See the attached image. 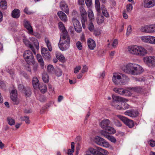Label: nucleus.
Instances as JSON below:
<instances>
[{
    "label": "nucleus",
    "instance_id": "f257e3e1",
    "mask_svg": "<svg viewBox=\"0 0 155 155\" xmlns=\"http://www.w3.org/2000/svg\"><path fill=\"white\" fill-rule=\"evenodd\" d=\"M127 50L129 54L136 56H143L147 53V50L140 45H130L128 47Z\"/></svg>",
    "mask_w": 155,
    "mask_h": 155
},
{
    "label": "nucleus",
    "instance_id": "f03ea898",
    "mask_svg": "<svg viewBox=\"0 0 155 155\" xmlns=\"http://www.w3.org/2000/svg\"><path fill=\"white\" fill-rule=\"evenodd\" d=\"M113 82L116 85L125 84L128 81V78L124 74L119 75L114 73L112 78Z\"/></svg>",
    "mask_w": 155,
    "mask_h": 155
},
{
    "label": "nucleus",
    "instance_id": "7ed1b4c3",
    "mask_svg": "<svg viewBox=\"0 0 155 155\" xmlns=\"http://www.w3.org/2000/svg\"><path fill=\"white\" fill-rule=\"evenodd\" d=\"M70 41L69 35L60 37L58 47L62 51L68 49L70 46Z\"/></svg>",
    "mask_w": 155,
    "mask_h": 155
},
{
    "label": "nucleus",
    "instance_id": "20e7f679",
    "mask_svg": "<svg viewBox=\"0 0 155 155\" xmlns=\"http://www.w3.org/2000/svg\"><path fill=\"white\" fill-rule=\"evenodd\" d=\"M112 98L113 101L112 105L118 110H122V101H125L126 100L127 101L125 98L114 95L112 96Z\"/></svg>",
    "mask_w": 155,
    "mask_h": 155
},
{
    "label": "nucleus",
    "instance_id": "39448f33",
    "mask_svg": "<svg viewBox=\"0 0 155 155\" xmlns=\"http://www.w3.org/2000/svg\"><path fill=\"white\" fill-rule=\"evenodd\" d=\"M112 98L113 101L112 105L118 110H122V101H125L126 100L127 101L125 98L114 95L112 96Z\"/></svg>",
    "mask_w": 155,
    "mask_h": 155
},
{
    "label": "nucleus",
    "instance_id": "423d86ee",
    "mask_svg": "<svg viewBox=\"0 0 155 155\" xmlns=\"http://www.w3.org/2000/svg\"><path fill=\"white\" fill-rule=\"evenodd\" d=\"M24 58L28 64H33L34 62V58L32 52L29 50H27L24 52Z\"/></svg>",
    "mask_w": 155,
    "mask_h": 155
},
{
    "label": "nucleus",
    "instance_id": "0eeeda50",
    "mask_svg": "<svg viewBox=\"0 0 155 155\" xmlns=\"http://www.w3.org/2000/svg\"><path fill=\"white\" fill-rule=\"evenodd\" d=\"M95 142L98 145L106 148L109 147L110 146L107 141L100 137L97 136L95 137Z\"/></svg>",
    "mask_w": 155,
    "mask_h": 155
},
{
    "label": "nucleus",
    "instance_id": "6e6552de",
    "mask_svg": "<svg viewBox=\"0 0 155 155\" xmlns=\"http://www.w3.org/2000/svg\"><path fill=\"white\" fill-rule=\"evenodd\" d=\"M143 61L150 67L155 66V57L154 56H149L144 57Z\"/></svg>",
    "mask_w": 155,
    "mask_h": 155
},
{
    "label": "nucleus",
    "instance_id": "1a4fd4ad",
    "mask_svg": "<svg viewBox=\"0 0 155 155\" xmlns=\"http://www.w3.org/2000/svg\"><path fill=\"white\" fill-rule=\"evenodd\" d=\"M117 117L129 128H131L134 126V123L132 120L122 116H118Z\"/></svg>",
    "mask_w": 155,
    "mask_h": 155
},
{
    "label": "nucleus",
    "instance_id": "9d476101",
    "mask_svg": "<svg viewBox=\"0 0 155 155\" xmlns=\"http://www.w3.org/2000/svg\"><path fill=\"white\" fill-rule=\"evenodd\" d=\"M143 71V70L141 66L137 64H134L133 70L131 71V74L134 75H138Z\"/></svg>",
    "mask_w": 155,
    "mask_h": 155
},
{
    "label": "nucleus",
    "instance_id": "9b49d317",
    "mask_svg": "<svg viewBox=\"0 0 155 155\" xmlns=\"http://www.w3.org/2000/svg\"><path fill=\"white\" fill-rule=\"evenodd\" d=\"M101 133L102 135L104 136L111 142L113 143L116 142L117 140L116 138L113 136L110 135L107 132L104 130H102Z\"/></svg>",
    "mask_w": 155,
    "mask_h": 155
},
{
    "label": "nucleus",
    "instance_id": "f8f14e48",
    "mask_svg": "<svg viewBox=\"0 0 155 155\" xmlns=\"http://www.w3.org/2000/svg\"><path fill=\"white\" fill-rule=\"evenodd\" d=\"M134 64L129 63L124 66L122 68L124 72L130 73L131 74V71L133 70Z\"/></svg>",
    "mask_w": 155,
    "mask_h": 155
},
{
    "label": "nucleus",
    "instance_id": "ddd939ff",
    "mask_svg": "<svg viewBox=\"0 0 155 155\" xmlns=\"http://www.w3.org/2000/svg\"><path fill=\"white\" fill-rule=\"evenodd\" d=\"M143 5L146 8L152 7L155 5V0H144Z\"/></svg>",
    "mask_w": 155,
    "mask_h": 155
},
{
    "label": "nucleus",
    "instance_id": "4468645a",
    "mask_svg": "<svg viewBox=\"0 0 155 155\" xmlns=\"http://www.w3.org/2000/svg\"><path fill=\"white\" fill-rule=\"evenodd\" d=\"M11 98L12 100L15 102L14 104L16 105L18 104L17 101V91L16 90H13L11 94Z\"/></svg>",
    "mask_w": 155,
    "mask_h": 155
},
{
    "label": "nucleus",
    "instance_id": "2eb2a0df",
    "mask_svg": "<svg viewBox=\"0 0 155 155\" xmlns=\"http://www.w3.org/2000/svg\"><path fill=\"white\" fill-rule=\"evenodd\" d=\"M41 53L43 57L45 59L48 60L50 58V53L46 48H42Z\"/></svg>",
    "mask_w": 155,
    "mask_h": 155
},
{
    "label": "nucleus",
    "instance_id": "dca6fc26",
    "mask_svg": "<svg viewBox=\"0 0 155 155\" xmlns=\"http://www.w3.org/2000/svg\"><path fill=\"white\" fill-rule=\"evenodd\" d=\"M110 123V121L108 119H105L101 121L100 125L102 128L105 130L109 126Z\"/></svg>",
    "mask_w": 155,
    "mask_h": 155
},
{
    "label": "nucleus",
    "instance_id": "f3484780",
    "mask_svg": "<svg viewBox=\"0 0 155 155\" xmlns=\"http://www.w3.org/2000/svg\"><path fill=\"white\" fill-rule=\"evenodd\" d=\"M24 26L28 31V33L30 34H33V31L29 22L27 20L24 21Z\"/></svg>",
    "mask_w": 155,
    "mask_h": 155
},
{
    "label": "nucleus",
    "instance_id": "a211bd4d",
    "mask_svg": "<svg viewBox=\"0 0 155 155\" xmlns=\"http://www.w3.org/2000/svg\"><path fill=\"white\" fill-rule=\"evenodd\" d=\"M58 26L60 30L62 33L61 36L68 35V32L65 29L64 26L62 22H59L58 23Z\"/></svg>",
    "mask_w": 155,
    "mask_h": 155
},
{
    "label": "nucleus",
    "instance_id": "6ab92c4d",
    "mask_svg": "<svg viewBox=\"0 0 155 155\" xmlns=\"http://www.w3.org/2000/svg\"><path fill=\"white\" fill-rule=\"evenodd\" d=\"M124 114L131 117H134L138 115V112L134 110H129L124 112Z\"/></svg>",
    "mask_w": 155,
    "mask_h": 155
},
{
    "label": "nucleus",
    "instance_id": "aec40b11",
    "mask_svg": "<svg viewBox=\"0 0 155 155\" xmlns=\"http://www.w3.org/2000/svg\"><path fill=\"white\" fill-rule=\"evenodd\" d=\"M60 7L62 10L68 14V8L65 2L62 1L60 2Z\"/></svg>",
    "mask_w": 155,
    "mask_h": 155
},
{
    "label": "nucleus",
    "instance_id": "412c9836",
    "mask_svg": "<svg viewBox=\"0 0 155 155\" xmlns=\"http://www.w3.org/2000/svg\"><path fill=\"white\" fill-rule=\"evenodd\" d=\"M23 42L28 47L31 49L34 54H35L36 52L35 49H34L33 46L31 44L30 42L26 38H24L23 39Z\"/></svg>",
    "mask_w": 155,
    "mask_h": 155
},
{
    "label": "nucleus",
    "instance_id": "4be33fe9",
    "mask_svg": "<svg viewBox=\"0 0 155 155\" xmlns=\"http://www.w3.org/2000/svg\"><path fill=\"white\" fill-rule=\"evenodd\" d=\"M57 14L60 19L63 21L65 22L67 21V18L66 15L63 12L61 11L58 12Z\"/></svg>",
    "mask_w": 155,
    "mask_h": 155
},
{
    "label": "nucleus",
    "instance_id": "5701e85b",
    "mask_svg": "<svg viewBox=\"0 0 155 155\" xmlns=\"http://www.w3.org/2000/svg\"><path fill=\"white\" fill-rule=\"evenodd\" d=\"M79 9L80 14L81 16V19H83L84 18V19H87V12L85 9L82 6H80L79 8Z\"/></svg>",
    "mask_w": 155,
    "mask_h": 155
},
{
    "label": "nucleus",
    "instance_id": "b1692460",
    "mask_svg": "<svg viewBox=\"0 0 155 155\" xmlns=\"http://www.w3.org/2000/svg\"><path fill=\"white\" fill-rule=\"evenodd\" d=\"M87 44L89 48L91 50H93L96 46L94 41L91 39H89L87 41Z\"/></svg>",
    "mask_w": 155,
    "mask_h": 155
},
{
    "label": "nucleus",
    "instance_id": "393cba45",
    "mask_svg": "<svg viewBox=\"0 0 155 155\" xmlns=\"http://www.w3.org/2000/svg\"><path fill=\"white\" fill-rule=\"evenodd\" d=\"M128 89L130 90L132 92L137 93L141 92L142 90V88L140 86H137L135 87L128 88Z\"/></svg>",
    "mask_w": 155,
    "mask_h": 155
},
{
    "label": "nucleus",
    "instance_id": "a878e982",
    "mask_svg": "<svg viewBox=\"0 0 155 155\" xmlns=\"http://www.w3.org/2000/svg\"><path fill=\"white\" fill-rule=\"evenodd\" d=\"M12 15L14 18H18L20 16V11L18 9H15L12 12Z\"/></svg>",
    "mask_w": 155,
    "mask_h": 155
},
{
    "label": "nucleus",
    "instance_id": "bb28decb",
    "mask_svg": "<svg viewBox=\"0 0 155 155\" xmlns=\"http://www.w3.org/2000/svg\"><path fill=\"white\" fill-rule=\"evenodd\" d=\"M32 84L35 89H37L40 85L39 80L36 78H33L32 80Z\"/></svg>",
    "mask_w": 155,
    "mask_h": 155
},
{
    "label": "nucleus",
    "instance_id": "cd10ccee",
    "mask_svg": "<svg viewBox=\"0 0 155 155\" xmlns=\"http://www.w3.org/2000/svg\"><path fill=\"white\" fill-rule=\"evenodd\" d=\"M87 15L89 20L91 21H93L94 19V16L93 12L92 10L89 9L87 11Z\"/></svg>",
    "mask_w": 155,
    "mask_h": 155
},
{
    "label": "nucleus",
    "instance_id": "c85d7f7f",
    "mask_svg": "<svg viewBox=\"0 0 155 155\" xmlns=\"http://www.w3.org/2000/svg\"><path fill=\"white\" fill-rule=\"evenodd\" d=\"M37 58L41 67L42 68H43L44 66V63L41 56L40 54H37Z\"/></svg>",
    "mask_w": 155,
    "mask_h": 155
},
{
    "label": "nucleus",
    "instance_id": "c756f323",
    "mask_svg": "<svg viewBox=\"0 0 155 155\" xmlns=\"http://www.w3.org/2000/svg\"><path fill=\"white\" fill-rule=\"evenodd\" d=\"M98 147L97 148V149L90 148L89 149V151L91 153L94 155H102L101 153H99L98 150Z\"/></svg>",
    "mask_w": 155,
    "mask_h": 155
},
{
    "label": "nucleus",
    "instance_id": "7c9ffc66",
    "mask_svg": "<svg viewBox=\"0 0 155 155\" xmlns=\"http://www.w3.org/2000/svg\"><path fill=\"white\" fill-rule=\"evenodd\" d=\"M37 88H38L41 92L43 93H45L47 90V87L46 85L43 84H40Z\"/></svg>",
    "mask_w": 155,
    "mask_h": 155
},
{
    "label": "nucleus",
    "instance_id": "2f4dec72",
    "mask_svg": "<svg viewBox=\"0 0 155 155\" xmlns=\"http://www.w3.org/2000/svg\"><path fill=\"white\" fill-rule=\"evenodd\" d=\"M113 90L116 93H117L121 95H124V89L121 88H115Z\"/></svg>",
    "mask_w": 155,
    "mask_h": 155
},
{
    "label": "nucleus",
    "instance_id": "473e14b6",
    "mask_svg": "<svg viewBox=\"0 0 155 155\" xmlns=\"http://www.w3.org/2000/svg\"><path fill=\"white\" fill-rule=\"evenodd\" d=\"M149 25H146L142 26L140 28V30L143 32L150 33Z\"/></svg>",
    "mask_w": 155,
    "mask_h": 155
},
{
    "label": "nucleus",
    "instance_id": "72a5a7b5",
    "mask_svg": "<svg viewBox=\"0 0 155 155\" xmlns=\"http://www.w3.org/2000/svg\"><path fill=\"white\" fill-rule=\"evenodd\" d=\"M22 92L27 97H29L31 94V89L28 87H26V88H25Z\"/></svg>",
    "mask_w": 155,
    "mask_h": 155
},
{
    "label": "nucleus",
    "instance_id": "f704fd0d",
    "mask_svg": "<svg viewBox=\"0 0 155 155\" xmlns=\"http://www.w3.org/2000/svg\"><path fill=\"white\" fill-rule=\"evenodd\" d=\"M31 41L33 42L34 44L35 47L36 48L37 50L39 49V43L38 40L35 38L31 37L30 38Z\"/></svg>",
    "mask_w": 155,
    "mask_h": 155
},
{
    "label": "nucleus",
    "instance_id": "c9c22d12",
    "mask_svg": "<svg viewBox=\"0 0 155 155\" xmlns=\"http://www.w3.org/2000/svg\"><path fill=\"white\" fill-rule=\"evenodd\" d=\"M71 149H69L68 150L67 154L69 155H73L72 153L74 150V143L72 142L71 143Z\"/></svg>",
    "mask_w": 155,
    "mask_h": 155
},
{
    "label": "nucleus",
    "instance_id": "e433bc0d",
    "mask_svg": "<svg viewBox=\"0 0 155 155\" xmlns=\"http://www.w3.org/2000/svg\"><path fill=\"white\" fill-rule=\"evenodd\" d=\"M42 78L43 81L45 83H47L49 80V77L46 73H44L42 74Z\"/></svg>",
    "mask_w": 155,
    "mask_h": 155
},
{
    "label": "nucleus",
    "instance_id": "4c0bfd02",
    "mask_svg": "<svg viewBox=\"0 0 155 155\" xmlns=\"http://www.w3.org/2000/svg\"><path fill=\"white\" fill-rule=\"evenodd\" d=\"M150 37V36H141L140 38L143 42L149 43Z\"/></svg>",
    "mask_w": 155,
    "mask_h": 155
},
{
    "label": "nucleus",
    "instance_id": "58836bf2",
    "mask_svg": "<svg viewBox=\"0 0 155 155\" xmlns=\"http://www.w3.org/2000/svg\"><path fill=\"white\" fill-rule=\"evenodd\" d=\"M0 7L3 9L7 8V4L5 0H0Z\"/></svg>",
    "mask_w": 155,
    "mask_h": 155
},
{
    "label": "nucleus",
    "instance_id": "ea45409f",
    "mask_svg": "<svg viewBox=\"0 0 155 155\" xmlns=\"http://www.w3.org/2000/svg\"><path fill=\"white\" fill-rule=\"evenodd\" d=\"M45 41L49 51H51L52 50V48L50 42L49 41L48 39L46 38L45 39Z\"/></svg>",
    "mask_w": 155,
    "mask_h": 155
},
{
    "label": "nucleus",
    "instance_id": "a19ab883",
    "mask_svg": "<svg viewBox=\"0 0 155 155\" xmlns=\"http://www.w3.org/2000/svg\"><path fill=\"white\" fill-rule=\"evenodd\" d=\"M106 130L108 132V134H114L116 133V130L113 127L109 126L105 130Z\"/></svg>",
    "mask_w": 155,
    "mask_h": 155
},
{
    "label": "nucleus",
    "instance_id": "79ce46f5",
    "mask_svg": "<svg viewBox=\"0 0 155 155\" xmlns=\"http://www.w3.org/2000/svg\"><path fill=\"white\" fill-rule=\"evenodd\" d=\"M72 21L74 27L81 25L78 20L76 18H73Z\"/></svg>",
    "mask_w": 155,
    "mask_h": 155
},
{
    "label": "nucleus",
    "instance_id": "37998d69",
    "mask_svg": "<svg viewBox=\"0 0 155 155\" xmlns=\"http://www.w3.org/2000/svg\"><path fill=\"white\" fill-rule=\"evenodd\" d=\"M47 70L48 72L50 73H53L54 72V68L52 65H48L47 68Z\"/></svg>",
    "mask_w": 155,
    "mask_h": 155
},
{
    "label": "nucleus",
    "instance_id": "c03bdc74",
    "mask_svg": "<svg viewBox=\"0 0 155 155\" xmlns=\"http://www.w3.org/2000/svg\"><path fill=\"white\" fill-rule=\"evenodd\" d=\"M95 8L97 12H99L100 11V3L99 0H95Z\"/></svg>",
    "mask_w": 155,
    "mask_h": 155
},
{
    "label": "nucleus",
    "instance_id": "a18cd8bd",
    "mask_svg": "<svg viewBox=\"0 0 155 155\" xmlns=\"http://www.w3.org/2000/svg\"><path fill=\"white\" fill-rule=\"evenodd\" d=\"M127 88V89H124V95L127 97H130L132 95V93L130 91V90H129Z\"/></svg>",
    "mask_w": 155,
    "mask_h": 155
},
{
    "label": "nucleus",
    "instance_id": "49530a36",
    "mask_svg": "<svg viewBox=\"0 0 155 155\" xmlns=\"http://www.w3.org/2000/svg\"><path fill=\"white\" fill-rule=\"evenodd\" d=\"M98 150L99 153H101L102 155H107L108 154V152L106 150L101 148V147H98Z\"/></svg>",
    "mask_w": 155,
    "mask_h": 155
},
{
    "label": "nucleus",
    "instance_id": "de8ad7c7",
    "mask_svg": "<svg viewBox=\"0 0 155 155\" xmlns=\"http://www.w3.org/2000/svg\"><path fill=\"white\" fill-rule=\"evenodd\" d=\"M101 9L102 13L104 16L106 17H108L109 16V14L105 7L104 6L102 7Z\"/></svg>",
    "mask_w": 155,
    "mask_h": 155
},
{
    "label": "nucleus",
    "instance_id": "09e8293b",
    "mask_svg": "<svg viewBox=\"0 0 155 155\" xmlns=\"http://www.w3.org/2000/svg\"><path fill=\"white\" fill-rule=\"evenodd\" d=\"M22 121H25L26 124H30V121L29 118L27 116H24L23 117H20Z\"/></svg>",
    "mask_w": 155,
    "mask_h": 155
},
{
    "label": "nucleus",
    "instance_id": "8fccbe9b",
    "mask_svg": "<svg viewBox=\"0 0 155 155\" xmlns=\"http://www.w3.org/2000/svg\"><path fill=\"white\" fill-rule=\"evenodd\" d=\"M104 20V18L102 15H99L97 19L98 24H100L103 23Z\"/></svg>",
    "mask_w": 155,
    "mask_h": 155
},
{
    "label": "nucleus",
    "instance_id": "3c124183",
    "mask_svg": "<svg viewBox=\"0 0 155 155\" xmlns=\"http://www.w3.org/2000/svg\"><path fill=\"white\" fill-rule=\"evenodd\" d=\"M122 104V110H125L128 109L129 107V105L127 103L123 102Z\"/></svg>",
    "mask_w": 155,
    "mask_h": 155
},
{
    "label": "nucleus",
    "instance_id": "603ef678",
    "mask_svg": "<svg viewBox=\"0 0 155 155\" xmlns=\"http://www.w3.org/2000/svg\"><path fill=\"white\" fill-rule=\"evenodd\" d=\"M150 29V33H153L155 32V24H153L149 25Z\"/></svg>",
    "mask_w": 155,
    "mask_h": 155
},
{
    "label": "nucleus",
    "instance_id": "864d4df0",
    "mask_svg": "<svg viewBox=\"0 0 155 155\" xmlns=\"http://www.w3.org/2000/svg\"><path fill=\"white\" fill-rule=\"evenodd\" d=\"M7 120L9 124L11 125H12L14 124L15 123V121L14 119H12L11 118L9 117H8Z\"/></svg>",
    "mask_w": 155,
    "mask_h": 155
},
{
    "label": "nucleus",
    "instance_id": "5fc2aeb1",
    "mask_svg": "<svg viewBox=\"0 0 155 155\" xmlns=\"http://www.w3.org/2000/svg\"><path fill=\"white\" fill-rule=\"evenodd\" d=\"M18 88L19 91L22 92L26 87L22 84H19L18 85Z\"/></svg>",
    "mask_w": 155,
    "mask_h": 155
},
{
    "label": "nucleus",
    "instance_id": "6e6d98bb",
    "mask_svg": "<svg viewBox=\"0 0 155 155\" xmlns=\"http://www.w3.org/2000/svg\"><path fill=\"white\" fill-rule=\"evenodd\" d=\"M88 28V29L91 31H93L94 29V26L93 24L91 21L89 24Z\"/></svg>",
    "mask_w": 155,
    "mask_h": 155
},
{
    "label": "nucleus",
    "instance_id": "4d7b16f0",
    "mask_svg": "<svg viewBox=\"0 0 155 155\" xmlns=\"http://www.w3.org/2000/svg\"><path fill=\"white\" fill-rule=\"evenodd\" d=\"M55 74L58 77L61 76L62 74L61 70L59 69H58L56 71Z\"/></svg>",
    "mask_w": 155,
    "mask_h": 155
},
{
    "label": "nucleus",
    "instance_id": "13d9d810",
    "mask_svg": "<svg viewBox=\"0 0 155 155\" xmlns=\"http://www.w3.org/2000/svg\"><path fill=\"white\" fill-rule=\"evenodd\" d=\"M149 43L155 44V37L150 36Z\"/></svg>",
    "mask_w": 155,
    "mask_h": 155
},
{
    "label": "nucleus",
    "instance_id": "bf43d9fd",
    "mask_svg": "<svg viewBox=\"0 0 155 155\" xmlns=\"http://www.w3.org/2000/svg\"><path fill=\"white\" fill-rule=\"evenodd\" d=\"M74 28L76 31L78 33H80L81 31L82 27L81 25L74 27Z\"/></svg>",
    "mask_w": 155,
    "mask_h": 155
},
{
    "label": "nucleus",
    "instance_id": "052dcab7",
    "mask_svg": "<svg viewBox=\"0 0 155 155\" xmlns=\"http://www.w3.org/2000/svg\"><path fill=\"white\" fill-rule=\"evenodd\" d=\"M132 31V28L131 26L130 25H129L128 26L127 29L126 33V35H129L131 32Z\"/></svg>",
    "mask_w": 155,
    "mask_h": 155
},
{
    "label": "nucleus",
    "instance_id": "680f3d73",
    "mask_svg": "<svg viewBox=\"0 0 155 155\" xmlns=\"http://www.w3.org/2000/svg\"><path fill=\"white\" fill-rule=\"evenodd\" d=\"M133 6L131 4H128L127 5V10L128 12H130L132 10Z\"/></svg>",
    "mask_w": 155,
    "mask_h": 155
},
{
    "label": "nucleus",
    "instance_id": "e2e57ef3",
    "mask_svg": "<svg viewBox=\"0 0 155 155\" xmlns=\"http://www.w3.org/2000/svg\"><path fill=\"white\" fill-rule=\"evenodd\" d=\"M81 44V43L79 41H78L76 43L77 47L80 50H81L82 48V46Z\"/></svg>",
    "mask_w": 155,
    "mask_h": 155
},
{
    "label": "nucleus",
    "instance_id": "0e129e2a",
    "mask_svg": "<svg viewBox=\"0 0 155 155\" xmlns=\"http://www.w3.org/2000/svg\"><path fill=\"white\" fill-rule=\"evenodd\" d=\"M86 4L87 7H89L92 4V0H85Z\"/></svg>",
    "mask_w": 155,
    "mask_h": 155
},
{
    "label": "nucleus",
    "instance_id": "69168bd1",
    "mask_svg": "<svg viewBox=\"0 0 155 155\" xmlns=\"http://www.w3.org/2000/svg\"><path fill=\"white\" fill-rule=\"evenodd\" d=\"M148 143L151 147H153L155 146V141L154 140H150L149 141Z\"/></svg>",
    "mask_w": 155,
    "mask_h": 155
},
{
    "label": "nucleus",
    "instance_id": "338daca9",
    "mask_svg": "<svg viewBox=\"0 0 155 155\" xmlns=\"http://www.w3.org/2000/svg\"><path fill=\"white\" fill-rule=\"evenodd\" d=\"M81 22L82 24V25L83 28H85V22L87 21V19H81Z\"/></svg>",
    "mask_w": 155,
    "mask_h": 155
},
{
    "label": "nucleus",
    "instance_id": "774afa93",
    "mask_svg": "<svg viewBox=\"0 0 155 155\" xmlns=\"http://www.w3.org/2000/svg\"><path fill=\"white\" fill-rule=\"evenodd\" d=\"M114 123L116 126L120 127L121 126V124L120 122L116 119L114 121Z\"/></svg>",
    "mask_w": 155,
    "mask_h": 155
}]
</instances>
